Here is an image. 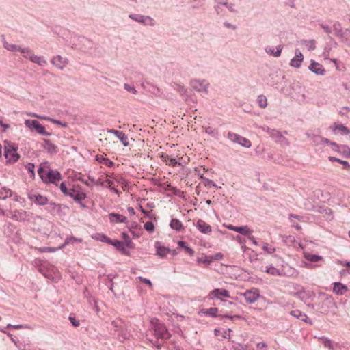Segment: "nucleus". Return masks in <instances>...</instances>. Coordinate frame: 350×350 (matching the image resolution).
<instances>
[{
	"mask_svg": "<svg viewBox=\"0 0 350 350\" xmlns=\"http://www.w3.org/2000/svg\"><path fill=\"white\" fill-rule=\"evenodd\" d=\"M151 324L153 334L157 340L159 338L162 340H168L170 338L171 334L163 323L159 322L157 319H156L154 322V320L152 319Z\"/></svg>",
	"mask_w": 350,
	"mask_h": 350,
	"instance_id": "1",
	"label": "nucleus"
},
{
	"mask_svg": "<svg viewBox=\"0 0 350 350\" xmlns=\"http://www.w3.org/2000/svg\"><path fill=\"white\" fill-rule=\"evenodd\" d=\"M5 145L4 156L8 159V162L10 163H16L20 158V155L16 152L18 146L10 142H6Z\"/></svg>",
	"mask_w": 350,
	"mask_h": 350,
	"instance_id": "2",
	"label": "nucleus"
},
{
	"mask_svg": "<svg viewBox=\"0 0 350 350\" xmlns=\"http://www.w3.org/2000/svg\"><path fill=\"white\" fill-rule=\"evenodd\" d=\"M262 129L268 133L269 136L275 139L276 142L280 143L281 145H288L289 142L286 138L280 132L275 129H270L269 127L265 126L262 127Z\"/></svg>",
	"mask_w": 350,
	"mask_h": 350,
	"instance_id": "3",
	"label": "nucleus"
},
{
	"mask_svg": "<svg viewBox=\"0 0 350 350\" xmlns=\"http://www.w3.org/2000/svg\"><path fill=\"white\" fill-rule=\"evenodd\" d=\"M26 126L30 129H35L36 132L40 135L48 137L51 135V133L46 132L45 127L36 120H27L25 122Z\"/></svg>",
	"mask_w": 350,
	"mask_h": 350,
	"instance_id": "4",
	"label": "nucleus"
},
{
	"mask_svg": "<svg viewBox=\"0 0 350 350\" xmlns=\"http://www.w3.org/2000/svg\"><path fill=\"white\" fill-rule=\"evenodd\" d=\"M307 136L308 138H310L312 140V142L317 145L319 144H330L331 148L334 150H338L339 146L334 142H331L328 139L323 138L322 137L319 135H316L314 134H309L307 133Z\"/></svg>",
	"mask_w": 350,
	"mask_h": 350,
	"instance_id": "5",
	"label": "nucleus"
},
{
	"mask_svg": "<svg viewBox=\"0 0 350 350\" xmlns=\"http://www.w3.org/2000/svg\"><path fill=\"white\" fill-rule=\"evenodd\" d=\"M334 306V301L331 297L324 295L322 297L321 304L319 310L322 313H327L331 308Z\"/></svg>",
	"mask_w": 350,
	"mask_h": 350,
	"instance_id": "6",
	"label": "nucleus"
},
{
	"mask_svg": "<svg viewBox=\"0 0 350 350\" xmlns=\"http://www.w3.org/2000/svg\"><path fill=\"white\" fill-rule=\"evenodd\" d=\"M243 295L247 304H254L260 297V293L257 289L247 290Z\"/></svg>",
	"mask_w": 350,
	"mask_h": 350,
	"instance_id": "7",
	"label": "nucleus"
},
{
	"mask_svg": "<svg viewBox=\"0 0 350 350\" xmlns=\"http://www.w3.org/2000/svg\"><path fill=\"white\" fill-rule=\"evenodd\" d=\"M222 297H229V291L224 288H215L211 291L208 295V297L210 299H221Z\"/></svg>",
	"mask_w": 350,
	"mask_h": 350,
	"instance_id": "8",
	"label": "nucleus"
},
{
	"mask_svg": "<svg viewBox=\"0 0 350 350\" xmlns=\"http://www.w3.org/2000/svg\"><path fill=\"white\" fill-rule=\"evenodd\" d=\"M51 62L53 66L59 70H64L68 64V59L59 55L53 57Z\"/></svg>",
	"mask_w": 350,
	"mask_h": 350,
	"instance_id": "9",
	"label": "nucleus"
},
{
	"mask_svg": "<svg viewBox=\"0 0 350 350\" xmlns=\"http://www.w3.org/2000/svg\"><path fill=\"white\" fill-rule=\"evenodd\" d=\"M62 178L61 174L57 170H50L46 172L43 181L50 183H55L56 180H59Z\"/></svg>",
	"mask_w": 350,
	"mask_h": 350,
	"instance_id": "10",
	"label": "nucleus"
},
{
	"mask_svg": "<svg viewBox=\"0 0 350 350\" xmlns=\"http://www.w3.org/2000/svg\"><path fill=\"white\" fill-rule=\"evenodd\" d=\"M42 147L50 154H56L58 152L57 146L49 139H43Z\"/></svg>",
	"mask_w": 350,
	"mask_h": 350,
	"instance_id": "11",
	"label": "nucleus"
},
{
	"mask_svg": "<svg viewBox=\"0 0 350 350\" xmlns=\"http://www.w3.org/2000/svg\"><path fill=\"white\" fill-rule=\"evenodd\" d=\"M191 85L193 89L196 90L198 92H207L208 83L205 80H193L191 81Z\"/></svg>",
	"mask_w": 350,
	"mask_h": 350,
	"instance_id": "12",
	"label": "nucleus"
},
{
	"mask_svg": "<svg viewBox=\"0 0 350 350\" xmlns=\"http://www.w3.org/2000/svg\"><path fill=\"white\" fill-rule=\"evenodd\" d=\"M24 52L29 53V59L32 62L36 63V64H38L39 66H44V65L46 64V61L42 57L34 55L32 51L30 50L29 48L27 49L22 51V53H24Z\"/></svg>",
	"mask_w": 350,
	"mask_h": 350,
	"instance_id": "13",
	"label": "nucleus"
},
{
	"mask_svg": "<svg viewBox=\"0 0 350 350\" xmlns=\"http://www.w3.org/2000/svg\"><path fill=\"white\" fill-rule=\"evenodd\" d=\"M29 198L39 206H44L49 202L48 198L41 194L29 195Z\"/></svg>",
	"mask_w": 350,
	"mask_h": 350,
	"instance_id": "14",
	"label": "nucleus"
},
{
	"mask_svg": "<svg viewBox=\"0 0 350 350\" xmlns=\"http://www.w3.org/2000/svg\"><path fill=\"white\" fill-rule=\"evenodd\" d=\"M330 129L334 134L347 135L349 133V129L342 124L334 123Z\"/></svg>",
	"mask_w": 350,
	"mask_h": 350,
	"instance_id": "15",
	"label": "nucleus"
},
{
	"mask_svg": "<svg viewBox=\"0 0 350 350\" xmlns=\"http://www.w3.org/2000/svg\"><path fill=\"white\" fill-rule=\"evenodd\" d=\"M155 249L157 252V255H158L161 258H165L167 254L170 253L171 252V250L169 247L163 246L161 245V243L159 241H156Z\"/></svg>",
	"mask_w": 350,
	"mask_h": 350,
	"instance_id": "16",
	"label": "nucleus"
},
{
	"mask_svg": "<svg viewBox=\"0 0 350 350\" xmlns=\"http://www.w3.org/2000/svg\"><path fill=\"white\" fill-rule=\"evenodd\" d=\"M309 69L311 72L320 75H324L325 72L323 66L314 60L311 61V64L309 66Z\"/></svg>",
	"mask_w": 350,
	"mask_h": 350,
	"instance_id": "17",
	"label": "nucleus"
},
{
	"mask_svg": "<svg viewBox=\"0 0 350 350\" xmlns=\"http://www.w3.org/2000/svg\"><path fill=\"white\" fill-rule=\"evenodd\" d=\"M108 132L114 134L122 143L124 146H129L128 137L124 133L115 129H110L108 131Z\"/></svg>",
	"mask_w": 350,
	"mask_h": 350,
	"instance_id": "18",
	"label": "nucleus"
},
{
	"mask_svg": "<svg viewBox=\"0 0 350 350\" xmlns=\"http://www.w3.org/2000/svg\"><path fill=\"white\" fill-rule=\"evenodd\" d=\"M68 196L72 198L75 201L79 203L82 206H85V205L81 203V201L86 198L85 193L76 191L75 189H70V193H69Z\"/></svg>",
	"mask_w": 350,
	"mask_h": 350,
	"instance_id": "19",
	"label": "nucleus"
},
{
	"mask_svg": "<svg viewBox=\"0 0 350 350\" xmlns=\"http://www.w3.org/2000/svg\"><path fill=\"white\" fill-rule=\"evenodd\" d=\"M228 228L233 230L234 232H239L243 235H249L252 232L247 226H234L232 225H229L228 226Z\"/></svg>",
	"mask_w": 350,
	"mask_h": 350,
	"instance_id": "20",
	"label": "nucleus"
},
{
	"mask_svg": "<svg viewBox=\"0 0 350 350\" xmlns=\"http://www.w3.org/2000/svg\"><path fill=\"white\" fill-rule=\"evenodd\" d=\"M303 61V55L299 49L295 50V57L291 61L290 65L295 68H299Z\"/></svg>",
	"mask_w": 350,
	"mask_h": 350,
	"instance_id": "21",
	"label": "nucleus"
},
{
	"mask_svg": "<svg viewBox=\"0 0 350 350\" xmlns=\"http://www.w3.org/2000/svg\"><path fill=\"white\" fill-rule=\"evenodd\" d=\"M333 285V291L338 295H342L348 291V287L340 282H334Z\"/></svg>",
	"mask_w": 350,
	"mask_h": 350,
	"instance_id": "22",
	"label": "nucleus"
},
{
	"mask_svg": "<svg viewBox=\"0 0 350 350\" xmlns=\"http://www.w3.org/2000/svg\"><path fill=\"white\" fill-rule=\"evenodd\" d=\"M109 218L112 223H126L127 221V218L125 216L116 213H110Z\"/></svg>",
	"mask_w": 350,
	"mask_h": 350,
	"instance_id": "23",
	"label": "nucleus"
},
{
	"mask_svg": "<svg viewBox=\"0 0 350 350\" xmlns=\"http://www.w3.org/2000/svg\"><path fill=\"white\" fill-rule=\"evenodd\" d=\"M196 227L202 233L204 234H208L211 232V226L202 219H199L197 221Z\"/></svg>",
	"mask_w": 350,
	"mask_h": 350,
	"instance_id": "24",
	"label": "nucleus"
},
{
	"mask_svg": "<svg viewBox=\"0 0 350 350\" xmlns=\"http://www.w3.org/2000/svg\"><path fill=\"white\" fill-rule=\"evenodd\" d=\"M111 245H113L118 250L121 252L122 254L126 256H130L129 251L126 250L124 243L122 241L113 240L111 243Z\"/></svg>",
	"mask_w": 350,
	"mask_h": 350,
	"instance_id": "25",
	"label": "nucleus"
},
{
	"mask_svg": "<svg viewBox=\"0 0 350 350\" xmlns=\"http://www.w3.org/2000/svg\"><path fill=\"white\" fill-rule=\"evenodd\" d=\"M11 217L16 221H24L26 220L27 213L25 211H14Z\"/></svg>",
	"mask_w": 350,
	"mask_h": 350,
	"instance_id": "26",
	"label": "nucleus"
},
{
	"mask_svg": "<svg viewBox=\"0 0 350 350\" xmlns=\"http://www.w3.org/2000/svg\"><path fill=\"white\" fill-rule=\"evenodd\" d=\"M129 17L135 21L142 23H147L148 21L150 22L151 25H153L152 19L149 16H144L142 15H137V14H131L129 16Z\"/></svg>",
	"mask_w": 350,
	"mask_h": 350,
	"instance_id": "27",
	"label": "nucleus"
},
{
	"mask_svg": "<svg viewBox=\"0 0 350 350\" xmlns=\"http://www.w3.org/2000/svg\"><path fill=\"white\" fill-rule=\"evenodd\" d=\"M290 314L297 319H299L301 317H304V319H301V320L306 323H309L310 324H312V321L308 319V316L305 313H302L299 310L291 311Z\"/></svg>",
	"mask_w": 350,
	"mask_h": 350,
	"instance_id": "28",
	"label": "nucleus"
},
{
	"mask_svg": "<svg viewBox=\"0 0 350 350\" xmlns=\"http://www.w3.org/2000/svg\"><path fill=\"white\" fill-rule=\"evenodd\" d=\"M161 158L163 161L166 162L167 165L175 166L176 165H180V163H178L176 159L172 158L170 155L163 153L161 156Z\"/></svg>",
	"mask_w": 350,
	"mask_h": 350,
	"instance_id": "29",
	"label": "nucleus"
},
{
	"mask_svg": "<svg viewBox=\"0 0 350 350\" xmlns=\"http://www.w3.org/2000/svg\"><path fill=\"white\" fill-rule=\"evenodd\" d=\"M3 46L5 49L10 51L16 52L19 51L22 53L23 50L27 49L28 48H21L16 44H9L8 42H3Z\"/></svg>",
	"mask_w": 350,
	"mask_h": 350,
	"instance_id": "30",
	"label": "nucleus"
},
{
	"mask_svg": "<svg viewBox=\"0 0 350 350\" xmlns=\"http://www.w3.org/2000/svg\"><path fill=\"white\" fill-rule=\"evenodd\" d=\"M304 258L311 262H315L323 260V257L321 256L310 253H304Z\"/></svg>",
	"mask_w": 350,
	"mask_h": 350,
	"instance_id": "31",
	"label": "nucleus"
},
{
	"mask_svg": "<svg viewBox=\"0 0 350 350\" xmlns=\"http://www.w3.org/2000/svg\"><path fill=\"white\" fill-rule=\"evenodd\" d=\"M170 227L179 232L183 228V226L180 220L178 219H172L170 224Z\"/></svg>",
	"mask_w": 350,
	"mask_h": 350,
	"instance_id": "32",
	"label": "nucleus"
},
{
	"mask_svg": "<svg viewBox=\"0 0 350 350\" xmlns=\"http://www.w3.org/2000/svg\"><path fill=\"white\" fill-rule=\"evenodd\" d=\"M122 237L124 239V243L126 247L133 249L135 247V245L130 239L129 236L126 232L122 233Z\"/></svg>",
	"mask_w": 350,
	"mask_h": 350,
	"instance_id": "33",
	"label": "nucleus"
},
{
	"mask_svg": "<svg viewBox=\"0 0 350 350\" xmlns=\"http://www.w3.org/2000/svg\"><path fill=\"white\" fill-rule=\"evenodd\" d=\"M12 196V191L5 187H2L0 190V200H5L8 197Z\"/></svg>",
	"mask_w": 350,
	"mask_h": 350,
	"instance_id": "34",
	"label": "nucleus"
},
{
	"mask_svg": "<svg viewBox=\"0 0 350 350\" xmlns=\"http://www.w3.org/2000/svg\"><path fill=\"white\" fill-rule=\"evenodd\" d=\"M282 50V47L281 45L277 46L276 51L271 48H267L265 49L267 53L273 55L274 57H279L281 55Z\"/></svg>",
	"mask_w": 350,
	"mask_h": 350,
	"instance_id": "35",
	"label": "nucleus"
},
{
	"mask_svg": "<svg viewBox=\"0 0 350 350\" xmlns=\"http://www.w3.org/2000/svg\"><path fill=\"white\" fill-rule=\"evenodd\" d=\"M200 178L203 180L204 185L206 187H214L217 189L221 188L220 187H218L213 180L204 177L203 174H201L200 176Z\"/></svg>",
	"mask_w": 350,
	"mask_h": 350,
	"instance_id": "36",
	"label": "nucleus"
},
{
	"mask_svg": "<svg viewBox=\"0 0 350 350\" xmlns=\"http://www.w3.org/2000/svg\"><path fill=\"white\" fill-rule=\"evenodd\" d=\"M96 160L107 167H112L114 165V163L109 160L108 158H105L103 156H96Z\"/></svg>",
	"mask_w": 350,
	"mask_h": 350,
	"instance_id": "37",
	"label": "nucleus"
},
{
	"mask_svg": "<svg viewBox=\"0 0 350 350\" xmlns=\"http://www.w3.org/2000/svg\"><path fill=\"white\" fill-rule=\"evenodd\" d=\"M202 312L206 315L216 317H217L218 308L215 307H211L208 309L203 310Z\"/></svg>",
	"mask_w": 350,
	"mask_h": 350,
	"instance_id": "38",
	"label": "nucleus"
},
{
	"mask_svg": "<svg viewBox=\"0 0 350 350\" xmlns=\"http://www.w3.org/2000/svg\"><path fill=\"white\" fill-rule=\"evenodd\" d=\"M334 34L336 36L341 38H343L342 29L340 23H336L334 24Z\"/></svg>",
	"mask_w": 350,
	"mask_h": 350,
	"instance_id": "39",
	"label": "nucleus"
},
{
	"mask_svg": "<svg viewBox=\"0 0 350 350\" xmlns=\"http://www.w3.org/2000/svg\"><path fill=\"white\" fill-rule=\"evenodd\" d=\"M217 3L225 5L229 11L231 12L236 13L237 12V10L234 9V5L233 3H228L227 1H224L222 0H215Z\"/></svg>",
	"mask_w": 350,
	"mask_h": 350,
	"instance_id": "40",
	"label": "nucleus"
},
{
	"mask_svg": "<svg viewBox=\"0 0 350 350\" xmlns=\"http://www.w3.org/2000/svg\"><path fill=\"white\" fill-rule=\"evenodd\" d=\"M241 137L242 136L232 132L228 133V139L234 143L239 144L240 140L241 139Z\"/></svg>",
	"mask_w": 350,
	"mask_h": 350,
	"instance_id": "41",
	"label": "nucleus"
},
{
	"mask_svg": "<svg viewBox=\"0 0 350 350\" xmlns=\"http://www.w3.org/2000/svg\"><path fill=\"white\" fill-rule=\"evenodd\" d=\"M257 102L260 107L264 109L267 106V99L264 95H259L258 96Z\"/></svg>",
	"mask_w": 350,
	"mask_h": 350,
	"instance_id": "42",
	"label": "nucleus"
},
{
	"mask_svg": "<svg viewBox=\"0 0 350 350\" xmlns=\"http://www.w3.org/2000/svg\"><path fill=\"white\" fill-rule=\"evenodd\" d=\"M266 273L271 274L272 275H281L280 271L274 267L273 266H270L269 267H267V269L265 271Z\"/></svg>",
	"mask_w": 350,
	"mask_h": 350,
	"instance_id": "43",
	"label": "nucleus"
},
{
	"mask_svg": "<svg viewBox=\"0 0 350 350\" xmlns=\"http://www.w3.org/2000/svg\"><path fill=\"white\" fill-rule=\"evenodd\" d=\"M321 340L323 344L324 345L325 347L329 349V350H334V345L331 340L325 337H322Z\"/></svg>",
	"mask_w": 350,
	"mask_h": 350,
	"instance_id": "44",
	"label": "nucleus"
},
{
	"mask_svg": "<svg viewBox=\"0 0 350 350\" xmlns=\"http://www.w3.org/2000/svg\"><path fill=\"white\" fill-rule=\"evenodd\" d=\"M328 159L332 162L336 161V162L340 163V164H342L344 165V168H345V169H347L349 166V163L347 161H342V160L338 159L335 157L330 156L328 157Z\"/></svg>",
	"mask_w": 350,
	"mask_h": 350,
	"instance_id": "45",
	"label": "nucleus"
},
{
	"mask_svg": "<svg viewBox=\"0 0 350 350\" xmlns=\"http://www.w3.org/2000/svg\"><path fill=\"white\" fill-rule=\"evenodd\" d=\"M50 209L49 211L53 212V213H57L61 211V204H56L55 202L49 203Z\"/></svg>",
	"mask_w": 350,
	"mask_h": 350,
	"instance_id": "46",
	"label": "nucleus"
},
{
	"mask_svg": "<svg viewBox=\"0 0 350 350\" xmlns=\"http://www.w3.org/2000/svg\"><path fill=\"white\" fill-rule=\"evenodd\" d=\"M306 46L309 51H313L315 49V42L314 40H304Z\"/></svg>",
	"mask_w": 350,
	"mask_h": 350,
	"instance_id": "47",
	"label": "nucleus"
},
{
	"mask_svg": "<svg viewBox=\"0 0 350 350\" xmlns=\"http://www.w3.org/2000/svg\"><path fill=\"white\" fill-rule=\"evenodd\" d=\"M239 144L245 148H250L252 146L250 141L244 137H241Z\"/></svg>",
	"mask_w": 350,
	"mask_h": 350,
	"instance_id": "48",
	"label": "nucleus"
},
{
	"mask_svg": "<svg viewBox=\"0 0 350 350\" xmlns=\"http://www.w3.org/2000/svg\"><path fill=\"white\" fill-rule=\"evenodd\" d=\"M144 227L148 232H152L154 230V226L152 221H147L144 224Z\"/></svg>",
	"mask_w": 350,
	"mask_h": 350,
	"instance_id": "49",
	"label": "nucleus"
},
{
	"mask_svg": "<svg viewBox=\"0 0 350 350\" xmlns=\"http://www.w3.org/2000/svg\"><path fill=\"white\" fill-rule=\"evenodd\" d=\"M74 241L81 243L82 241V240L80 239L75 238V237H70L66 239L64 245H68V244L70 243L71 242H74Z\"/></svg>",
	"mask_w": 350,
	"mask_h": 350,
	"instance_id": "50",
	"label": "nucleus"
},
{
	"mask_svg": "<svg viewBox=\"0 0 350 350\" xmlns=\"http://www.w3.org/2000/svg\"><path fill=\"white\" fill-rule=\"evenodd\" d=\"M262 250L267 252L269 254H273L275 251V248L273 247H269L267 243H265L263 247Z\"/></svg>",
	"mask_w": 350,
	"mask_h": 350,
	"instance_id": "51",
	"label": "nucleus"
},
{
	"mask_svg": "<svg viewBox=\"0 0 350 350\" xmlns=\"http://www.w3.org/2000/svg\"><path fill=\"white\" fill-rule=\"evenodd\" d=\"M60 189L61 191L65 195L68 196L69 193H70V190H68L66 186L65 183H62L60 185Z\"/></svg>",
	"mask_w": 350,
	"mask_h": 350,
	"instance_id": "52",
	"label": "nucleus"
},
{
	"mask_svg": "<svg viewBox=\"0 0 350 350\" xmlns=\"http://www.w3.org/2000/svg\"><path fill=\"white\" fill-rule=\"evenodd\" d=\"M34 167H35L34 164H33L31 163H29L26 165V168H27V171L31 174V176H34L35 175Z\"/></svg>",
	"mask_w": 350,
	"mask_h": 350,
	"instance_id": "53",
	"label": "nucleus"
},
{
	"mask_svg": "<svg viewBox=\"0 0 350 350\" xmlns=\"http://www.w3.org/2000/svg\"><path fill=\"white\" fill-rule=\"evenodd\" d=\"M69 320H70V321L71 324H72L74 327H79V326L80 325V322H79V320H77V319H75V317H72V316H70V317H69Z\"/></svg>",
	"mask_w": 350,
	"mask_h": 350,
	"instance_id": "54",
	"label": "nucleus"
},
{
	"mask_svg": "<svg viewBox=\"0 0 350 350\" xmlns=\"http://www.w3.org/2000/svg\"><path fill=\"white\" fill-rule=\"evenodd\" d=\"M257 350H267V345L265 342H258L256 344Z\"/></svg>",
	"mask_w": 350,
	"mask_h": 350,
	"instance_id": "55",
	"label": "nucleus"
},
{
	"mask_svg": "<svg viewBox=\"0 0 350 350\" xmlns=\"http://www.w3.org/2000/svg\"><path fill=\"white\" fill-rule=\"evenodd\" d=\"M100 241L102 242H105L109 245H111V243L113 242V240L110 239L107 236H106L105 234H102Z\"/></svg>",
	"mask_w": 350,
	"mask_h": 350,
	"instance_id": "56",
	"label": "nucleus"
},
{
	"mask_svg": "<svg viewBox=\"0 0 350 350\" xmlns=\"http://www.w3.org/2000/svg\"><path fill=\"white\" fill-rule=\"evenodd\" d=\"M221 318H226L231 320L234 319H240L241 317L239 315H229V314H225L224 316H220Z\"/></svg>",
	"mask_w": 350,
	"mask_h": 350,
	"instance_id": "57",
	"label": "nucleus"
},
{
	"mask_svg": "<svg viewBox=\"0 0 350 350\" xmlns=\"http://www.w3.org/2000/svg\"><path fill=\"white\" fill-rule=\"evenodd\" d=\"M124 88L129 92H131L134 94H137V90L134 87L130 86L129 84H124Z\"/></svg>",
	"mask_w": 350,
	"mask_h": 350,
	"instance_id": "58",
	"label": "nucleus"
},
{
	"mask_svg": "<svg viewBox=\"0 0 350 350\" xmlns=\"http://www.w3.org/2000/svg\"><path fill=\"white\" fill-rule=\"evenodd\" d=\"M51 122L54 123V124H58V125H61L62 127H66L67 126V124L66 122H61L59 120H55V119L51 118Z\"/></svg>",
	"mask_w": 350,
	"mask_h": 350,
	"instance_id": "59",
	"label": "nucleus"
},
{
	"mask_svg": "<svg viewBox=\"0 0 350 350\" xmlns=\"http://www.w3.org/2000/svg\"><path fill=\"white\" fill-rule=\"evenodd\" d=\"M321 27H322V29L325 31V32L326 33H327L328 35H329L331 33V32H332L331 28L328 25L322 24V25H321Z\"/></svg>",
	"mask_w": 350,
	"mask_h": 350,
	"instance_id": "60",
	"label": "nucleus"
},
{
	"mask_svg": "<svg viewBox=\"0 0 350 350\" xmlns=\"http://www.w3.org/2000/svg\"><path fill=\"white\" fill-rule=\"evenodd\" d=\"M56 248L54 247H44L42 248H40V251L42 252H55L56 251Z\"/></svg>",
	"mask_w": 350,
	"mask_h": 350,
	"instance_id": "61",
	"label": "nucleus"
},
{
	"mask_svg": "<svg viewBox=\"0 0 350 350\" xmlns=\"http://www.w3.org/2000/svg\"><path fill=\"white\" fill-rule=\"evenodd\" d=\"M139 279L140 281H142L143 283L146 284H148L150 286H152V284L151 282V281L148 279H146V278H142V277H139Z\"/></svg>",
	"mask_w": 350,
	"mask_h": 350,
	"instance_id": "62",
	"label": "nucleus"
},
{
	"mask_svg": "<svg viewBox=\"0 0 350 350\" xmlns=\"http://www.w3.org/2000/svg\"><path fill=\"white\" fill-rule=\"evenodd\" d=\"M44 169L42 167H40L39 169L38 170V173L40 175V176L42 180H44V177H45L44 176Z\"/></svg>",
	"mask_w": 350,
	"mask_h": 350,
	"instance_id": "63",
	"label": "nucleus"
},
{
	"mask_svg": "<svg viewBox=\"0 0 350 350\" xmlns=\"http://www.w3.org/2000/svg\"><path fill=\"white\" fill-rule=\"evenodd\" d=\"M185 251L190 256H193L194 254L193 250L188 246H187V247L185 249Z\"/></svg>",
	"mask_w": 350,
	"mask_h": 350,
	"instance_id": "64",
	"label": "nucleus"
}]
</instances>
